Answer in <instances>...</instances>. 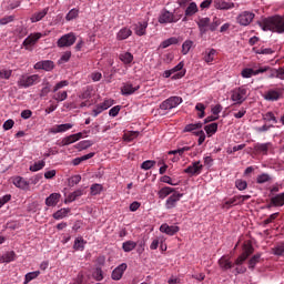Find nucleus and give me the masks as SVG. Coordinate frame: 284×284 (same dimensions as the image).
<instances>
[{
    "label": "nucleus",
    "instance_id": "obj_14",
    "mask_svg": "<svg viewBox=\"0 0 284 284\" xmlns=\"http://www.w3.org/2000/svg\"><path fill=\"white\" fill-rule=\"evenodd\" d=\"M33 68L34 70H45V72H51V70H54V62L52 60L39 61Z\"/></svg>",
    "mask_w": 284,
    "mask_h": 284
},
{
    "label": "nucleus",
    "instance_id": "obj_41",
    "mask_svg": "<svg viewBox=\"0 0 284 284\" xmlns=\"http://www.w3.org/2000/svg\"><path fill=\"white\" fill-rule=\"evenodd\" d=\"M122 250L123 252H132L133 250H136V242L129 240L122 243Z\"/></svg>",
    "mask_w": 284,
    "mask_h": 284
},
{
    "label": "nucleus",
    "instance_id": "obj_7",
    "mask_svg": "<svg viewBox=\"0 0 284 284\" xmlns=\"http://www.w3.org/2000/svg\"><path fill=\"white\" fill-rule=\"evenodd\" d=\"M74 43H77V36L72 32L62 36L57 42L58 48H70Z\"/></svg>",
    "mask_w": 284,
    "mask_h": 284
},
{
    "label": "nucleus",
    "instance_id": "obj_15",
    "mask_svg": "<svg viewBox=\"0 0 284 284\" xmlns=\"http://www.w3.org/2000/svg\"><path fill=\"white\" fill-rule=\"evenodd\" d=\"M41 33H31L29 37L24 39L22 42V45L26 48V50H30L31 45H34L39 39H41Z\"/></svg>",
    "mask_w": 284,
    "mask_h": 284
},
{
    "label": "nucleus",
    "instance_id": "obj_49",
    "mask_svg": "<svg viewBox=\"0 0 284 284\" xmlns=\"http://www.w3.org/2000/svg\"><path fill=\"white\" fill-rule=\"evenodd\" d=\"M201 128H203V123L197 122L195 124H187L184 128V132H194V130H201Z\"/></svg>",
    "mask_w": 284,
    "mask_h": 284
},
{
    "label": "nucleus",
    "instance_id": "obj_26",
    "mask_svg": "<svg viewBox=\"0 0 284 284\" xmlns=\"http://www.w3.org/2000/svg\"><path fill=\"white\" fill-rule=\"evenodd\" d=\"M12 183L13 185H16V187H19L20 190H27V187L30 185V182L22 176L13 178Z\"/></svg>",
    "mask_w": 284,
    "mask_h": 284
},
{
    "label": "nucleus",
    "instance_id": "obj_48",
    "mask_svg": "<svg viewBox=\"0 0 284 284\" xmlns=\"http://www.w3.org/2000/svg\"><path fill=\"white\" fill-rule=\"evenodd\" d=\"M54 101L61 102V101H65V99H68V91H59L55 92V94L53 95Z\"/></svg>",
    "mask_w": 284,
    "mask_h": 284
},
{
    "label": "nucleus",
    "instance_id": "obj_38",
    "mask_svg": "<svg viewBox=\"0 0 284 284\" xmlns=\"http://www.w3.org/2000/svg\"><path fill=\"white\" fill-rule=\"evenodd\" d=\"M138 136H139V131H128L123 134V141H126V143H132V141Z\"/></svg>",
    "mask_w": 284,
    "mask_h": 284
},
{
    "label": "nucleus",
    "instance_id": "obj_3",
    "mask_svg": "<svg viewBox=\"0 0 284 284\" xmlns=\"http://www.w3.org/2000/svg\"><path fill=\"white\" fill-rule=\"evenodd\" d=\"M37 83H41V75L40 74H22L18 80V85L20 88H32V85H37Z\"/></svg>",
    "mask_w": 284,
    "mask_h": 284
},
{
    "label": "nucleus",
    "instance_id": "obj_35",
    "mask_svg": "<svg viewBox=\"0 0 284 284\" xmlns=\"http://www.w3.org/2000/svg\"><path fill=\"white\" fill-rule=\"evenodd\" d=\"M196 12H199V7L196 6V2H191L185 9V17H194Z\"/></svg>",
    "mask_w": 284,
    "mask_h": 284
},
{
    "label": "nucleus",
    "instance_id": "obj_20",
    "mask_svg": "<svg viewBox=\"0 0 284 284\" xmlns=\"http://www.w3.org/2000/svg\"><path fill=\"white\" fill-rule=\"evenodd\" d=\"M219 266L223 272H227V270H232L234 267V263L229 255H224L219 260Z\"/></svg>",
    "mask_w": 284,
    "mask_h": 284
},
{
    "label": "nucleus",
    "instance_id": "obj_8",
    "mask_svg": "<svg viewBox=\"0 0 284 284\" xmlns=\"http://www.w3.org/2000/svg\"><path fill=\"white\" fill-rule=\"evenodd\" d=\"M203 172V165L201 161H194L191 165L184 169V174H189L190 176H199Z\"/></svg>",
    "mask_w": 284,
    "mask_h": 284
},
{
    "label": "nucleus",
    "instance_id": "obj_4",
    "mask_svg": "<svg viewBox=\"0 0 284 284\" xmlns=\"http://www.w3.org/2000/svg\"><path fill=\"white\" fill-rule=\"evenodd\" d=\"M265 72H272V68L270 67H258V69H250L245 68L242 70L241 74L243 79H252V77H256L258 74H263Z\"/></svg>",
    "mask_w": 284,
    "mask_h": 284
},
{
    "label": "nucleus",
    "instance_id": "obj_64",
    "mask_svg": "<svg viewBox=\"0 0 284 284\" xmlns=\"http://www.w3.org/2000/svg\"><path fill=\"white\" fill-rule=\"evenodd\" d=\"M113 103H114L113 99H106L102 103H100V105L102 106V109L108 110L112 108Z\"/></svg>",
    "mask_w": 284,
    "mask_h": 284
},
{
    "label": "nucleus",
    "instance_id": "obj_2",
    "mask_svg": "<svg viewBox=\"0 0 284 284\" xmlns=\"http://www.w3.org/2000/svg\"><path fill=\"white\" fill-rule=\"evenodd\" d=\"M221 26V20L219 18H214L213 21L210 18H200L197 21V27L200 30V34H207V30L211 32L216 31V28Z\"/></svg>",
    "mask_w": 284,
    "mask_h": 284
},
{
    "label": "nucleus",
    "instance_id": "obj_31",
    "mask_svg": "<svg viewBox=\"0 0 284 284\" xmlns=\"http://www.w3.org/2000/svg\"><path fill=\"white\" fill-rule=\"evenodd\" d=\"M242 255L246 258H250V256H252V254H254V246L252 245V243H244L242 246Z\"/></svg>",
    "mask_w": 284,
    "mask_h": 284
},
{
    "label": "nucleus",
    "instance_id": "obj_12",
    "mask_svg": "<svg viewBox=\"0 0 284 284\" xmlns=\"http://www.w3.org/2000/svg\"><path fill=\"white\" fill-rule=\"evenodd\" d=\"M254 17L255 14L253 12L243 11L237 17V23H240V26H250V23L254 21Z\"/></svg>",
    "mask_w": 284,
    "mask_h": 284
},
{
    "label": "nucleus",
    "instance_id": "obj_52",
    "mask_svg": "<svg viewBox=\"0 0 284 284\" xmlns=\"http://www.w3.org/2000/svg\"><path fill=\"white\" fill-rule=\"evenodd\" d=\"M43 88L40 92V97L43 98V97H48V94H50V91H51V88L52 85H50V82H43Z\"/></svg>",
    "mask_w": 284,
    "mask_h": 284
},
{
    "label": "nucleus",
    "instance_id": "obj_39",
    "mask_svg": "<svg viewBox=\"0 0 284 284\" xmlns=\"http://www.w3.org/2000/svg\"><path fill=\"white\" fill-rule=\"evenodd\" d=\"M261 262V253H256L248 260V270L254 271L256 264Z\"/></svg>",
    "mask_w": 284,
    "mask_h": 284
},
{
    "label": "nucleus",
    "instance_id": "obj_57",
    "mask_svg": "<svg viewBox=\"0 0 284 284\" xmlns=\"http://www.w3.org/2000/svg\"><path fill=\"white\" fill-rule=\"evenodd\" d=\"M78 17H79V9H71L68 12L65 19L67 21H72V19H77Z\"/></svg>",
    "mask_w": 284,
    "mask_h": 284
},
{
    "label": "nucleus",
    "instance_id": "obj_44",
    "mask_svg": "<svg viewBox=\"0 0 284 284\" xmlns=\"http://www.w3.org/2000/svg\"><path fill=\"white\" fill-rule=\"evenodd\" d=\"M263 121H266L267 123H278V119H276V115H274V112L268 111L265 114L262 115Z\"/></svg>",
    "mask_w": 284,
    "mask_h": 284
},
{
    "label": "nucleus",
    "instance_id": "obj_56",
    "mask_svg": "<svg viewBox=\"0 0 284 284\" xmlns=\"http://www.w3.org/2000/svg\"><path fill=\"white\" fill-rule=\"evenodd\" d=\"M281 216V213L276 212L271 214L266 220L263 221L264 225H270V223H274Z\"/></svg>",
    "mask_w": 284,
    "mask_h": 284
},
{
    "label": "nucleus",
    "instance_id": "obj_25",
    "mask_svg": "<svg viewBox=\"0 0 284 284\" xmlns=\"http://www.w3.org/2000/svg\"><path fill=\"white\" fill-rule=\"evenodd\" d=\"M160 232L168 234L169 236H174V234H176V232H179V226H174V225H168V224H162L160 226Z\"/></svg>",
    "mask_w": 284,
    "mask_h": 284
},
{
    "label": "nucleus",
    "instance_id": "obj_55",
    "mask_svg": "<svg viewBox=\"0 0 284 284\" xmlns=\"http://www.w3.org/2000/svg\"><path fill=\"white\" fill-rule=\"evenodd\" d=\"M12 77L11 69H0V79L9 80Z\"/></svg>",
    "mask_w": 284,
    "mask_h": 284
},
{
    "label": "nucleus",
    "instance_id": "obj_30",
    "mask_svg": "<svg viewBox=\"0 0 284 284\" xmlns=\"http://www.w3.org/2000/svg\"><path fill=\"white\" fill-rule=\"evenodd\" d=\"M49 10H50V8H44L41 11L34 13L31 17V22L37 23V22L41 21L45 17V14H48Z\"/></svg>",
    "mask_w": 284,
    "mask_h": 284
},
{
    "label": "nucleus",
    "instance_id": "obj_61",
    "mask_svg": "<svg viewBox=\"0 0 284 284\" xmlns=\"http://www.w3.org/2000/svg\"><path fill=\"white\" fill-rule=\"evenodd\" d=\"M215 54H216V51L214 49H211L209 53L204 57L205 63H212V61H214Z\"/></svg>",
    "mask_w": 284,
    "mask_h": 284
},
{
    "label": "nucleus",
    "instance_id": "obj_51",
    "mask_svg": "<svg viewBox=\"0 0 284 284\" xmlns=\"http://www.w3.org/2000/svg\"><path fill=\"white\" fill-rule=\"evenodd\" d=\"M241 195H235L233 197H231L229 201L225 202V205H241Z\"/></svg>",
    "mask_w": 284,
    "mask_h": 284
},
{
    "label": "nucleus",
    "instance_id": "obj_28",
    "mask_svg": "<svg viewBox=\"0 0 284 284\" xmlns=\"http://www.w3.org/2000/svg\"><path fill=\"white\" fill-rule=\"evenodd\" d=\"M129 37H132V30H130L129 28H122L116 33L118 41H125V39H129Z\"/></svg>",
    "mask_w": 284,
    "mask_h": 284
},
{
    "label": "nucleus",
    "instance_id": "obj_32",
    "mask_svg": "<svg viewBox=\"0 0 284 284\" xmlns=\"http://www.w3.org/2000/svg\"><path fill=\"white\" fill-rule=\"evenodd\" d=\"M80 196H83L82 189H79V190L72 192L71 194H69L68 197L65 199V203H72V202L77 201V199H80Z\"/></svg>",
    "mask_w": 284,
    "mask_h": 284
},
{
    "label": "nucleus",
    "instance_id": "obj_62",
    "mask_svg": "<svg viewBox=\"0 0 284 284\" xmlns=\"http://www.w3.org/2000/svg\"><path fill=\"white\" fill-rule=\"evenodd\" d=\"M102 190H103V186L101 184H93L91 186V194H92V196H97V194H101Z\"/></svg>",
    "mask_w": 284,
    "mask_h": 284
},
{
    "label": "nucleus",
    "instance_id": "obj_24",
    "mask_svg": "<svg viewBox=\"0 0 284 284\" xmlns=\"http://www.w3.org/2000/svg\"><path fill=\"white\" fill-rule=\"evenodd\" d=\"M60 200H61V194L52 193V194H50V196H48L45 199V205L48 207H54V206H57V204L59 203Z\"/></svg>",
    "mask_w": 284,
    "mask_h": 284
},
{
    "label": "nucleus",
    "instance_id": "obj_11",
    "mask_svg": "<svg viewBox=\"0 0 284 284\" xmlns=\"http://www.w3.org/2000/svg\"><path fill=\"white\" fill-rule=\"evenodd\" d=\"M283 205H284V192L271 197L270 203L265 206V209L272 210V207H283Z\"/></svg>",
    "mask_w": 284,
    "mask_h": 284
},
{
    "label": "nucleus",
    "instance_id": "obj_40",
    "mask_svg": "<svg viewBox=\"0 0 284 284\" xmlns=\"http://www.w3.org/2000/svg\"><path fill=\"white\" fill-rule=\"evenodd\" d=\"M68 214H70V209H61L53 213V219H55V221H61V219H65Z\"/></svg>",
    "mask_w": 284,
    "mask_h": 284
},
{
    "label": "nucleus",
    "instance_id": "obj_63",
    "mask_svg": "<svg viewBox=\"0 0 284 284\" xmlns=\"http://www.w3.org/2000/svg\"><path fill=\"white\" fill-rule=\"evenodd\" d=\"M195 110H197V112H200V113H199V118H200V119H203V116H205V104H203V103H197V104L195 105Z\"/></svg>",
    "mask_w": 284,
    "mask_h": 284
},
{
    "label": "nucleus",
    "instance_id": "obj_16",
    "mask_svg": "<svg viewBox=\"0 0 284 284\" xmlns=\"http://www.w3.org/2000/svg\"><path fill=\"white\" fill-rule=\"evenodd\" d=\"M181 199H183V194L176 192L169 196L165 202L166 210H173V207H176V202L181 201Z\"/></svg>",
    "mask_w": 284,
    "mask_h": 284
},
{
    "label": "nucleus",
    "instance_id": "obj_42",
    "mask_svg": "<svg viewBox=\"0 0 284 284\" xmlns=\"http://www.w3.org/2000/svg\"><path fill=\"white\" fill-rule=\"evenodd\" d=\"M82 101L92 99V87H87L81 94L78 95Z\"/></svg>",
    "mask_w": 284,
    "mask_h": 284
},
{
    "label": "nucleus",
    "instance_id": "obj_1",
    "mask_svg": "<svg viewBox=\"0 0 284 284\" xmlns=\"http://www.w3.org/2000/svg\"><path fill=\"white\" fill-rule=\"evenodd\" d=\"M260 28L264 32H276L277 34L284 33V16H273L264 18L258 22Z\"/></svg>",
    "mask_w": 284,
    "mask_h": 284
},
{
    "label": "nucleus",
    "instance_id": "obj_34",
    "mask_svg": "<svg viewBox=\"0 0 284 284\" xmlns=\"http://www.w3.org/2000/svg\"><path fill=\"white\" fill-rule=\"evenodd\" d=\"M119 59L125 65H130V63H132V61H134V55H132V53H130V52H124V53L120 54Z\"/></svg>",
    "mask_w": 284,
    "mask_h": 284
},
{
    "label": "nucleus",
    "instance_id": "obj_19",
    "mask_svg": "<svg viewBox=\"0 0 284 284\" xmlns=\"http://www.w3.org/2000/svg\"><path fill=\"white\" fill-rule=\"evenodd\" d=\"M270 148H272V142L255 143L253 146V150L254 152H256V154H264V156H267V152H270Z\"/></svg>",
    "mask_w": 284,
    "mask_h": 284
},
{
    "label": "nucleus",
    "instance_id": "obj_47",
    "mask_svg": "<svg viewBox=\"0 0 284 284\" xmlns=\"http://www.w3.org/2000/svg\"><path fill=\"white\" fill-rule=\"evenodd\" d=\"M194 42L192 40H185L182 44V54H187L192 50Z\"/></svg>",
    "mask_w": 284,
    "mask_h": 284
},
{
    "label": "nucleus",
    "instance_id": "obj_60",
    "mask_svg": "<svg viewBox=\"0 0 284 284\" xmlns=\"http://www.w3.org/2000/svg\"><path fill=\"white\" fill-rule=\"evenodd\" d=\"M93 278L95 281H101L103 278V270H101L100 266H97L94 272H93Z\"/></svg>",
    "mask_w": 284,
    "mask_h": 284
},
{
    "label": "nucleus",
    "instance_id": "obj_53",
    "mask_svg": "<svg viewBox=\"0 0 284 284\" xmlns=\"http://www.w3.org/2000/svg\"><path fill=\"white\" fill-rule=\"evenodd\" d=\"M156 165V161L154 160H146L141 164L142 170H152Z\"/></svg>",
    "mask_w": 284,
    "mask_h": 284
},
{
    "label": "nucleus",
    "instance_id": "obj_37",
    "mask_svg": "<svg viewBox=\"0 0 284 284\" xmlns=\"http://www.w3.org/2000/svg\"><path fill=\"white\" fill-rule=\"evenodd\" d=\"M94 156V152L88 153L85 155H82L80 158H75L72 161L73 165H81V163H83V161H88L90 159H92Z\"/></svg>",
    "mask_w": 284,
    "mask_h": 284
},
{
    "label": "nucleus",
    "instance_id": "obj_10",
    "mask_svg": "<svg viewBox=\"0 0 284 284\" xmlns=\"http://www.w3.org/2000/svg\"><path fill=\"white\" fill-rule=\"evenodd\" d=\"M141 90V85L139 84H132V82H125L121 87V94L123 97H130L134 94V92Z\"/></svg>",
    "mask_w": 284,
    "mask_h": 284
},
{
    "label": "nucleus",
    "instance_id": "obj_17",
    "mask_svg": "<svg viewBox=\"0 0 284 284\" xmlns=\"http://www.w3.org/2000/svg\"><path fill=\"white\" fill-rule=\"evenodd\" d=\"M159 23H174V13L170 12L168 9L161 11L159 19Z\"/></svg>",
    "mask_w": 284,
    "mask_h": 284
},
{
    "label": "nucleus",
    "instance_id": "obj_46",
    "mask_svg": "<svg viewBox=\"0 0 284 284\" xmlns=\"http://www.w3.org/2000/svg\"><path fill=\"white\" fill-rule=\"evenodd\" d=\"M45 168V161L41 160L30 165V172H39V170H43Z\"/></svg>",
    "mask_w": 284,
    "mask_h": 284
},
{
    "label": "nucleus",
    "instance_id": "obj_5",
    "mask_svg": "<svg viewBox=\"0 0 284 284\" xmlns=\"http://www.w3.org/2000/svg\"><path fill=\"white\" fill-rule=\"evenodd\" d=\"M181 103H183V98L170 97L160 104V110H174V108H179Z\"/></svg>",
    "mask_w": 284,
    "mask_h": 284
},
{
    "label": "nucleus",
    "instance_id": "obj_23",
    "mask_svg": "<svg viewBox=\"0 0 284 284\" xmlns=\"http://www.w3.org/2000/svg\"><path fill=\"white\" fill-rule=\"evenodd\" d=\"M133 30L138 37H144L148 30V21L138 22L136 24H134Z\"/></svg>",
    "mask_w": 284,
    "mask_h": 284
},
{
    "label": "nucleus",
    "instance_id": "obj_29",
    "mask_svg": "<svg viewBox=\"0 0 284 284\" xmlns=\"http://www.w3.org/2000/svg\"><path fill=\"white\" fill-rule=\"evenodd\" d=\"M87 243L88 242L82 237H77L74 240L73 250H75V252H83V250H85Z\"/></svg>",
    "mask_w": 284,
    "mask_h": 284
},
{
    "label": "nucleus",
    "instance_id": "obj_36",
    "mask_svg": "<svg viewBox=\"0 0 284 284\" xmlns=\"http://www.w3.org/2000/svg\"><path fill=\"white\" fill-rule=\"evenodd\" d=\"M204 130L209 136H212L213 134H216V132L219 130V123L213 122L209 125H205Z\"/></svg>",
    "mask_w": 284,
    "mask_h": 284
},
{
    "label": "nucleus",
    "instance_id": "obj_6",
    "mask_svg": "<svg viewBox=\"0 0 284 284\" xmlns=\"http://www.w3.org/2000/svg\"><path fill=\"white\" fill-rule=\"evenodd\" d=\"M247 99V89L240 87L232 91L231 100L235 102V105H241Z\"/></svg>",
    "mask_w": 284,
    "mask_h": 284
},
{
    "label": "nucleus",
    "instance_id": "obj_50",
    "mask_svg": "<svg viewBox=\"0 0 284 284\" xmlns=\"http://www.w3.org/2000/svg\"><path fill=\"white\" fill-rule=\"evenodd\" d=\"M68 85H70V82L68 80H62L53 87L52 92H59V90L68 88Z\"/></svg>",
    "mask_w": 284,
    "mask_h": 284
},
{
    "label": "nucleus",
    "instance_id": "obj_54",
    "mask_svg": "<svg viewBox=\"0 0 284 284\" xmlns=\"http://www.w3.org/2000/svg\"><path fill=\"white\" fill-rule=\"evenodd\" d=\"M273 254H275V256H284V242L273 248Z\"/></svg>",
    "mask_w": 284,
    "mask_h": 284
},
{
    "label": "nucleus",
    "instance_id": "obj_59",
    "mask_svg": "<svg viewBox=\"0 0 284 284\" xmlns=\"http://www.w3.org/2000/svg\"><path fill=\"white\" fill-rule=\"evenodd\" d=\"M39 274H41V272H39V271L28 273L26 275L24 284L30 283V281H34V278H37V276H39Z\"/></svg>",
    "mask_w": 284,
    "mask_h": 284
},
{
    "label": "nucleus",
    "instance_id": "obj_58",
    "mask_svg": "<svg viewBox=\"0 0 284 284\" xmlns=\"http://www.w3.org/2000/svg\"><path fill=\"white\" fill-rule=\"evenodd\" d=\"M235 187H237L240 192H243V190H247V182L245 180H236Z\"/></svg>",
    "mask_w": 284,
    "mask_h": 284
},
{
    "label": "nucleus",
    "instance_id": "obj_18",
    "mask_svg": "<svg viewBox=\"0 0 284 284\" xmlns=\"http://www.w3.org/2000/svg\"><path fill=\"white\" fill-rule=\"evenodd\" d=\"M247 261V257H244L242 254L235 260L233 265H236L235 267V274H245L247 272V268L243 266V263Z\"/></svg>",
    "mask_w": 284,
    "mask_h": 284
},
{
    "label": "nucleus",
    "instance_id": "obj_22",
    "mask_svg": "<svg viewBox=\"0 0 284 284\" xmlns=\"http://www.w3.org/2000/svg\"><path fill=\"white\" fill-rule=\"evenodd\" d=\"M214 8H216V10H232V8H234V2L214 0Z\"/></svg>",
    "mask_w": 284,
    "mask_h": 284
},
{
    "label": "nucleus",
    "instance_id": "obj_43",
    "mask_svg": "<svg viewBox=\"0 0 284 284\" xmlns=\"http://www.w3.org/2000/svg\"><path fill=\"white\" fill-rule=\"evenodd\" d=\"M172 192H174V189L173 187H170V186H164L162 187L158 195H159V199H165L166 196H170V194H172Z\"/></svg>",
    "mask_w": 284,
    "mask_h": 284
},
{
    "label": "nucleus",
    "instance_id": "obj_45",
    "mask_svg": "<svg viewBox=\"0 0 284 284\" xmlns=\"http://www.w3.org/2000/svg\"><path fill=\"white\" fill-rule=\"evenodd\" d=\"M176 43H179V39L178 38H169L166 40H164L161 44H160V48H170V45H176Z\"/></svg>",
    "mask_w": 284,
    "mask_h": 284
},
{
    "label": "nucleus",
    "instance_id": "obj_21",
    "mask_svg": "<svg viewBox=\"0 0 284 284\" xmlns=\"http://www.w3.org/2000/svg\"><path fill=\"white\" fill-rule=\"evenodd\" d=\"M283 92L281 91V89H271L268 91L265 92L264 94V99L265 101H278V99H281Z\"/></svg>",
    "mask_w": 284,
    "mask_h": 284
},
{
    "label": "nucleus",
    "instance_id": "obj_13",
    "mask_svg": "<svg viewBox=\"0 0 284 284\" xmlns=\"http://www.w3.org/2000/svg\"><path fill=\"white\" fill-rule=\"evenodd\" d=\"M125 270H128L126 263H122L115 267L111 274L112 281H121L123 278V274H125Z\"/></svg>",
    "mask_w": 284,
    "mask_h": 284
},
{
    "label": "nucleus",
    "instance_id": "obj_33",
    "mask_svg": "<svg viewBox=\"0 0 284 284\" xmlns=\"http://www.w3.org/2000/svg\"><path fill=\"white\" fill-rule=\"evenodd\" d=\"M272 180H273V178L271 174L262 173V174L257 175L256 183H258V185H263V183H270Z\"/></svg>",
    "mask_w": 284,
    "mask_h": 284
},
{
    "label": "nucleus",
    "instance_id": "obj_9",
    "mask_svg": "<svg viewBox=\"0 0 284 284\" xmlns=\"http://www.w3.org/2000/svg\"><path fill=\"white\" fill-rule=\"evenodd\" d=\"M80 139H83V133L81 132L63 138L57 143V145L60 148H65V145H72V143H77V141H80Z\"/></svg>",
    "mask_w": 284,
    "mask_h": 284
},
{
    "label": "nucleus",
    "instance_id": "obj_27",
    "mask_svg": "<svg viewBox=\"0 0 284 284\" xmlns=\"http://www.w3.org/2000/svg\"><path fill=\"white\" fill-rule=\"evenodd\" d=\"M16 258L17 253H14V251H9L0 256V263H12V261H16Z\"/></svg>",
    "mask_w": 284,
    "mask_h": 284
}]
</instances>
